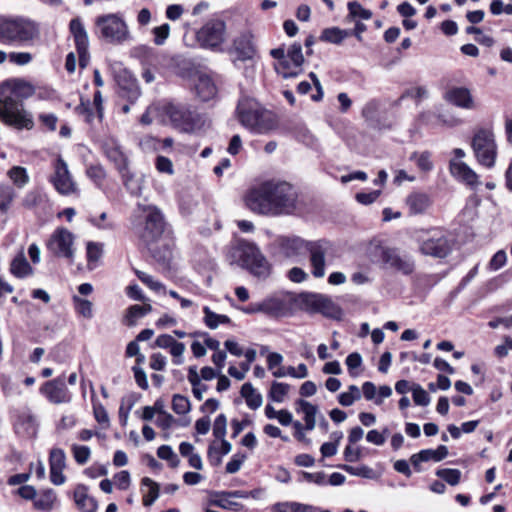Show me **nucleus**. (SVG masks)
<instances>
[{"instance_id": "obj_1", "label": "nucleus", "mask_w": 512, "mask_h": 512, "mask_svg": "<svg viewBox=\"0 0 512 512\" xmlns=\"http://www.w3.org/2000/svg\"><path fill=\"white\" fill-rule=\"evenodd\" d=\"M245 206L261 216L291 214L296 208L297 194L286 181L266 180L250 187L244 197Z\"/></svg>"}, {"instance_id": "obj_2", "label": "nucleus", "mask_w": 512, "mask_h": 512, "mask_svg": "<svg viewBox=\"0 0 512 512\" xmlns=\"http://www.w3.org/2000/svg\"><path fill=\"white\" fill-rule=\"evenodd\" d=\"M279 247L287 257L303 256L310 254L311 273L315 278L325 275L326 258L333 252V244L326 239L306 241L300 237H281Z\"/></svg>"}, {"instance_id": "obj_3", "label": "nucleus", "mask_w": 512, "mask_h": 512, "mask_svg": "<svg viewBox=\"0 0 512 512\" xmlns=\"http://www.w3.org/2000/svg\"><path fill=\"white\" fill-rule=\"evenodd\" d=\"M0 118L8 126L19 130H29L34 126L32 116L24 109L18 91L7 84L0 86Z\"/></svg>"}, {"instance_id": "obj_4", "label": "nucleus", "mask_w": 512, "mask_h": 512, "mask_svg": "<svg viewBox=\"0 0 512 512\" xmlns=\"http://www.w3.org/2000/svg\"><path fill=\"white\" fill-rule=\"evenodd\" d=\"M39 35L37 25L26 18H1L0 42L7 45H21L32 42Z\"/></svg>"}, {"instance_id": "obj_5", "label": "nucleus", "mask_w": 512, "mask_h": 512, "mask_svg": "<svg viewBox=\"0 0 512 512\" xmlns=\"http://www.w3.org/2000/svg\"><path fill=\"white\" fill-rule=\"evenodd\" d=\"M236 114L239 122L253 133L264 134L272 128L266 111L252 98L240 99Z\"/></svg>"}, {"instance_id": "obj_6", "label": "nucleus", "mask_w": 512, "mask_h": 512, "mask_svg": "<svg viewBox=\"0 0 512 512\" xmlns=\"http://www.w3.org/2000/svg\"><path fill=\"white\" fill-rule=\"evenodd\" d=\"M138 217L142 222L135 225L136 233L146 243L156 241L161 237L165 228L162 212L152 205H138Z\"/></svg>"}, {"instance_id": "obj_7", "label": "nucleus", "mask_w": 512, "mask_h": 512, "mask_svg": "<svg viewBox=\"0 0 512 512\" xmlns=\"http://www.w3.org/2000/svg\"><path fill=\"white\" fill-rule=\"evenodd\" d=\"M166 114L172 125L181 132L195 133L205 125L203 116L187 105L170 104L166 107Z\"/></svg>"}, {"instance_id": "obj_8", "label": "nucleus", "mask_w": 512, "mask_h": 512, "mask_svg": "<svg viewBox=\"0 0 512 512\" xmlns=\"http://www.w3.org/2000/svg\"><path fill=\"white\" fill-rule=\"evenodd\" d=\"M416 241L420 253L425 256L445 258L452 251V241L440 230L420 231Z\"/></svg>"}, {"instance_id": "obj_9", "label": "nucleus", "mask_w": 512, "mask_h": 512, "mask_svg": "<svg viewBox=\"0 0 512 512\" xmlns=\"http://www.w3.org/2000/svg\"><path fill=\"white\" fill-rule=\"evenodd\" d=\"M96 33L109 43L120 44L129 38L125 21L118 14L100 15L95 20Z\"/></svg>"}, {"instance_id": "obj_10", "label": "nucleus", "mask_w": 512, "mask_h": 512, "mask_svg": "<svg viewBox=\"0 0 512 512\" xmlns=\"http://www.w3.org/2000/svg\"><path fill=\"white\" fill-rule=\"evenodd\" d=\"M472 149L480 165L487 168L494 167L497 158V144L493 132L479 130L472 139Z\"/></svg>"}, {"instance_id": "obj_11", "label": "nucleus", "mask_w": 512, "mask_h": 512, "mask_svg": "<svg viewBox=\"0 0 512 512\" xmlns=\"http://www.w3.org/2000/svg\"><path fill=\"white\" fill-rule=\"evenodd\" d=\"M196 40L202 48L219 50L226 40V23L218 18L208 20L196 32Z\"/></svg>"}, {"instance_id": "obj_12", "label": "nucleus", "mask_w": 512, "mask_h": 512, "mask_svg": "<svg viewBox=\"0 0 512 512\" xmlns=\"http://www.w3.org/2000/svg\"><path fill=\"white\" fill-rule=\"evenodd\" d=\"M53 174L50 182L61 195H71L78 192V185L69 171L68 164L61 156L53 162Z\"/></svg>"}, {"instance_id": "obj_13", "label": "nucleus", "mask_w": 512, "mask_h": 512, "mask_svg": "<svg viewBox=\"0 0 512 512\" xmlns=\"http://www.w3.org/2000/svg\"><path fill=\"white\" fill-rule=\"evenodd\" d=\"M240 259L254 276L266 278L270 274V265L260 250L253 244L247 243L241 246Z\"/></svg>"}, {"instance_id": "obj_14", "label": "nucleus", "mask_w": 512, "mask_h": 512, "mask_svg": "<svg viewBox=\"0 0 512 512\" xmlns=\"http://www.w3.org/2000/svg\"><path fill=\"white\" fill-rule=\"evenodd\" d=\"M40 393L52 404H68L72 401L73 395L66 386L65 376L61 375L55 379L45 382L40 387Z\"/></svg>"}, {"instance_id": "obj_15", "label": "nucleus", "mask_w": 512, "mask_h": 512, "mask_svg": "<svg viewBox=\"0 0 512 512\" xmlns=\"http://www.w3.org/2000/svg\"><path fill=\"white\" fill-rule=\"evenodd\" d=\"M381 260L387 267L404 275H410L415 270L414 259L408 255H401L400 251L396 248H382Z\"/></svg>"}, {"instance_id": "obj_16", "label": "nucleus", "mask_w": 512, "mask_h": 512, "mask_svg": "<svg viewBox=\"0 0 512 512\" xmlns=\"http://www.w3.org/2000/svg\"><path fill=\"white\" fill-rule=\"evenodd\" d=\"M73 240V234L68 229L58 228L52 234L48 243V248L58 257L71 259L74 254L72 249Z\"/></svg>"}, {"instance_id": "obj_17", "label": "nucleus", "mask_w": 512, "mask_h": 512, "mask_svg": "<svg viewBox=\"0 0 512 512\" xmlns=\"http://www.w3.org/2000/svg\"><path fill=\"white\" fill-rule=\"evenodd\" d=\"M70 31L73 34L76 50L79 57V66L85 68L89 63V38L87 32L79 19H72Z\"/></svg>"}, {"instance_id": "obj_18", "label": "nucleus", "mask_w": 512, "mask_h": 512, "mask_svg": "<svg viewBox=\"0 0 512 512\" xmlns=\"http://www.w3.org/2000/svg\"><path fill=\"white\" fill-rule=\"evenodd\" d=\"M50 480L54 485H62L66 481L63 470L66 468V454L61 448H52L49 453Z\"/></svg>"}, {"instance_id": "obj_19", "label": "nucleus", "mask_w": 512, "mask_h": 512, "mask_svg": "<svg viewBox=\"0 0 512 512\" xmlns=\"http://www.w3.org/2000/svg\"><path fill=\"white\" fill-rule=\"evenodd\" d=\"M449 170L455 179L463 182L471 189H476L480 185L479 176L465 162L451 159Z\"/></svg>"}, {"instance_id": "obj_20", "label": "nucleus", "mask_w": 512, "mask_h": 512, "mask_svg": "<svg viewBox=\"0 0 512 512\" xmlns=\"http://www.w3.org/2000/svg\"><path fill=\"white\" fill-rule=\"evenodd\" d=\"M307 302L314 311L319 312L326 317L339 319L342 315V311L339 306L324 295H311Z\"/></svg>"}, {"instance_id": "obj_21", "label": "nucleus", "mask_w": 512, "mask_h": 512, "mask_svg": "<svg viewBox=\"0 0 512 512\" xmlns=\"http://www.w3.org/2000/svg\"><path fill=\"white\" fill-rule=\"evenodd\" d=\"M103 150L107 158L114 163L116 169L123 170L128 165L127 156L121 149L119 143L113 139H107L103 143Z\"/></svg>"}, {"instance_id": "obj_22", "label": "nucleus", "mask_w": 512, "mask_h": 512, "mask_svg": "<svg viewBox=\"0 0 512 512\" xmlns=\"http://www.w3.org/2000/svg\"><path fill=\"white\" fill-rule=\"evenodd\" d=\"M445 99L457 107L474 109V100L469 89L465 87H454L446 92Z\"/></svg>"}, {"instance_id": "obj_23", "label": "nucleus", "mask_w": 512, "mask_h": 512, "mask_svg": "<svg viewBox=\"0 0 512 512\" xmlns=\"http://www.w3.org/2000/svg\"><path fill=\"white\" fill-rule=\"evenodd\" d=\"M195 91L202 101H209L216 96L217 86L210 75L201 73L196 78Z\"/></svg>"}, {"instance_id": "obj_24", "label": "nucleus", "mask_w": 512, "mask_h": 512, "mask_svg": "<svg viewBox=\"0 0 512 512\" xmlns=\"http://www.w3.org/2000/svg\"><path fill=\"white\" fill-rule=\"evenodd\" d=\"M406 205L412 215L425 213L432 204L431 197L424 192H412L406 198Z\"/></svg>"}, {"instance_id": "obj_25", "label": "nucleus", "mask_w": 512, "mask_h": 512, "mask_svg": "<svg viewBox=\"0 0 512 512\" xmlns=\"http://www.w3.org/2000/svg\"><path fill=\"white\" fill-rule=\"evenodd\" d=\"M234 49L240 59H251L255 54L254 37L251 32L246 31L234 40Z\"/></svg>"}, {"instance_id": "obj_26", "label": "nucleus", "mask_w": 512, "mask_h": 512, "mask_svg": "<svg viewBox=\"0 0 512 512\" xmlns=\"http://www.w3.org/2000/svg\"><path fill=\"white\" fill-rule=\"evenodd\" d=\"M74 501L83 512H95L98 508L97 501L88 494V487L79 484L74 490Z\"/></svg>"}, {"instance_id": "obj_27", "label": "nucleus", "mask_w": 512, "mask_h": 512, "mask_svg": "<svg viewBox=\"0 0 512 512\" xmlns=\"http://www.w3.org/2000/svg\"><path fill=\"white\" fill-rule=\"evenodd\" d=\"M118 172L121 175L123 185L127 191L133 196H140L143 190V177H138L132 173L129 170L128 165Z\"/></svg>"}, {"instance_id": "obj_28", "label": "nucleus", "mask_w": 512, "mask_h": 512, "mask_svg": "<svg viewBox=\"0 0 512 512\" xmlns=\"http://www.w3.org/2000/svg\"><path fill=\"white\" fill-rule=\"evenodd\" d=\"M228 491H212L209 493L208 504L210 506H216L226 510L238 511L242 509V505L238 502L231 501V496L224 495Z\"/></svg>"}, {"instance_id": "obj_29", "label": "nucleus", "mask_w": 512, "mask_h": 512, "mask_svg": "<svg viewBox=\"0 0 512 512\" xmlns=\"http://www.w3.org/2000/svg\"><path fill=\"white\" fill-rule=\"evenodd\" d=\"M286 58L290 62V72L296 73L297 77L302 72V65L304 63L301 44L293 43L287 50Z\"/></svg>"}, {"instance_id": "obj_30", "label": "nucleus", "mask_w": 512, "mask_h": 512, "mask_svg": "<svg viewBox=\"0 0 512 512\" xmlns=\"http://www.w3.org/2000/svg\"><path fill=\"white\" fill-rule=\"evenodd\" d=\"M271 56L278 61V64L276 65L275 69L279 75H281L283 78H295L296 73L290 72V62L286 58V53L284 48H276L272 49L270 52Z\"/></svg>"}, {"instance_id": "obj_31", "label": "nucleus", "mask_w": 512, "mask_h": 512, "mask_svg": "<svg viewBox=\"0 0 512 512\" xmlns=\"http://www.w3.org/2000/svg\"><path fill=\"white\" fill-rule=\"evenodd\" d=\"M241 396L245 399L247 406L256 410L263 403L262 395L255 390L251 383H244L240 391Z\"/></svg>"}, {"instance_id": "obj_32", "label": "nucleus", "mask_w": 512, "mask_h": 512, "mask_svg": "<svg viewBox=\"0 0 512 512\" xmlns=\"http://www.w3.org/2000/svg\"><path fill=\"white\" fill-rule=\"evenodd\" d=\"M262 304V313L272 316V317H281L286 314L287 307L286 304L278 298H267L261 302Z\"/></svg>"}, {"instance_id": "obj_33", "label": "nucleus", "mask_w": 512, "mask_h": 512, "mask_svg": "<svg viewBox=\"0 0 512 512\" xmlns=\"http://www.w3.org/2000/svg\"><path fill=\"white\" fill-rule=\"evenodd\" d=\"M10 272L17 278H25L33 273V268L21 252L12 260Z\"/></svg>"}, {"instance_id": "obj_34", "label": "nucleus", "mask_w": 512, "mask_h": 512, "mask_svg": "<svg viewBox=\"0 0 512 512\" xmlns=\"http://www.w3.org/2000/svg\"><path fill=\"white\" fill-rule=\"evenodd\" d=\"M351 35V31L343 30L338 27L326 28L322 31L320 40L332 44H340L342 41Z\"/></svg>"}, {"instance_id": "obj_35", "label": "nucleus", "mask_w": 512, "mask_h": 512, "mask_svg": "<svg viewBox=\"0 0 512 512\" xmlns=\"http://www.w3.org/2000/svg\"><path fill=\"white\" fill-rule=\"evenodd\" d=\"M57 496L53 489L43 490L34 500V506L38 510L50 511L53 508Z\"/></svg>"}, {"instance_id": "obj_36", "label": "nucleus", "mask_w": 512, "mask_h": 512, "mask_svg": "<svg viewBox=\"0 0 512 512\" xmlns=\"http://www.w3.org/2000/svg\"><path fill=\"white\" fill-rule=\"evenodd\" d=\"M204 323L210 329H216L220 324H229L231 319L227 315L217 314L208 306L203 308Z\"/></svg>"}, {"instance_id": "obj_37", "label": "nucleus", "mask_w": 512, "mask_h": 512, "mask_svg": "<svg viewBox=\"0 0 512 512\" xmlns=\"http://www.w3.org/2000/svg\"><path fill=\"white\" fill-rule=\"evenodd\" d=\"M141 483L143 486L148 487V491L143 494V505L149 507L159 497V484L148 477H144Z\"/></svg>"}, {"instance_id": "obj_38", "label": "nucleus", "mask_w": 512, "mask_h": 512, "mask_svg": "<svg viewBox=\"0 0 512 512\" xmlns=\"http://www.w3.org/2000/svg\"><path fill=\"white\" fill-rule=\"evenodd\" d=\"M290 385L274 381L269 391V398L277 403H282L288 394Z\"/></svg>"}, {"instance_id": "obj_39", "label": "nucleus", "mask_w": 512, "mask_h": 512, "mask_svg": "<svg viewBox=\"0 0 512 512\" xmlns=\"http://www.w3.org/2000/svg\"><path fill=\"white\" fill-rule=\"evenodd\" d=\"M9 178L19 187H24L29 182L27 170L21 166H14L8 171Z\"/></svg>"}, {"instance_id": "obj_40", "label": "nucleus", "mask_w": 512, "mask_h": 512, "mask_svg": "<svg viewBox=\"0 0 512 512\" xmlns=\"http://www.w3.org/2000/svg\"><path fill=\"white\" fill-rule=\"evenodd\" d=\"M73 303L78 314L87 319L93 317V305L91 301L75 295L73 296Z\"/></svg>"}, {"instance_id": "obj_41", "label": "nucleus", "mask_w": 512, "mask_h": 512, "mask_svg": "<svg viewBox=\"0 0 512 512\" xmlns=\"http://www.w3.org/2000/svg\"><path fill=\"white\" fill-rule=\"evenodd\" d=\"M436 476L443 479L451 486H455L460 482L461 471L459 469L443 468L436 471Z\"/></svg>"}, {"instance_id": "obj_42", "label": "nucleus", "mask_w": 512, "mask_h": 512, "mask_svg": "<svg viewBox=\"0 0 512 512\" xmlns=\"http://www.w3.org/2000/svg\"><path fill=\"white\" fill-rule=\"evenodd\" d=\"M73 457L77 464L84 465L91 456V450L88 446L73 444L71 446Z\"/></svg>"}, {"instance_id": "obj_43", "label": "nucleus", "mask_w": 512, "mask_h": 512, "mask_svg": "<svg viewBox=\"0 0 512 512\" xmlns=\"http://www.w3.org/2000/svg\"><path fill=\"white\" fill-rule=\"evenodd\" d=\"M15 197V193L12 187L8 185H0V211L6 212L13 199Z\"/></svg>"}, {"instance_id": "obj_44", "label": "nucleus", "mask_w": 512, "mask_h": 512, "mask_svg": "<svg viewBox=\"0 0 512 512\" xmlns=\"http://www.w3.org/2000/svg\"><path fill=\"white\" fill-rule=\"evenodd\" d=\"M172 409L179 415L188 413L191 409L189 399L183 395L175 394L172 399Z\"/></svg>"}, {"instance_id": "obj_45", "label": "nucleus", "mask_w": 512, "mask_h": 512, "mask_svg": "<svg viewBox=\"0 0 512 512\" xmlns=\"http://www.w3.org/2000/svg\"><path fill=\"white\" fill-rule=\"evenodd\" d=\"M349 10V16L352 18H361L363 20H368L372 17V12L368 9H365L359 2L351 1L347 5Z\"/></svg>"}, {"instance_id": "obj_46", "label": "nucleus", "mask_w": 512, "mask_h": 512, "mask_svg": "<svg viewBox=\"0 0 512 512\" xmlns=\"http://www.w3.org/2000/svg\"><path fill=\"white\" fill-rule=\"evenodd\" d=\"M135 274L139 280L147 285L151 290L155 292L165 290L164 285L161 282L155 280L151 275L137 269L135 270Z\"/></svg>"}, {"instance_id": "obj_47", "label": "nucleus", "mask_w": 512, "mask_h": 512, "mask_svg": "<svg viewBox=\"0 0 512 512\" xmlns=\"http://www.w3.org/2000/svg\"><path fill=\"white\" fill-rule=\"evenodd\" d=\"M413 401L419 406H428L430 403V397L428 393L419 385L413 384L412 388Z\"/></svg>"}, {"instance_id": "obj_48", "label": "nucleus", "mask_w": 512, "mask_h": 512, "mask_svg": "<svg viewBox=\"0 0 512 512\" xmlns=\"http://www.w3.org/2000/svg\"><path fill=\"white\" fill-rule=\"evenodd\" d=\"M412 160L416 161L417 166L422 171H430L433 168V162L431 161V154L427 151L420 154L414 153L411 156Z\"/></svg>"}, {"instance_id": "obj_49", "label": "nucleus", "mask_w": 512, "mask_h": 512, "mask_svg": "<svg viewBox=\"0 0 512 512\" xmlns=\"http://www.w3.org/2000/svg\"><path fill=\"white\" fill-rule=\"evenodd\" d=\"M339 467L353 476H359V477H363V478H371L372 474H373V470L366 465L354 467V466L344 464Z\"/></svg>"}, {"instance_id": "obj_50", "label": "nucleus", "mask_w": 512, "mask_h": 512, "mask_svg": "<svg viewBox=\"0 0 512 512\" xmlns=\"http://www.w3.org/2000/svg\"><path fill=\"white\" fill-rule=\"evenodd\" d=\"M227 418L224 414H219L213 425V435L220 440H223L226 435Z\"/></svg>"}, {"instance_id": "obj_51", "label": "nucleus", "mask_w": 512, "mask_h": 512, "mask_svg": "<svg viewBox=\"0 0 512 512\" xmlns=\"http://www.w3.org/2000/svg\"><path fill=\"white\" fill-rule=\"evenodd\" d=\"M152 32L154 35V43L156 45H163L170 35V25L168 23H164L155 27Z\"/></svg>"}, {"instance_id": "obj_52", "label": "nucleus", "mask_w": 512, "mask_h": 512, "mask_svg": "<svg viewBox=\"0 0 512 512\" xmlns=\"http://www.w3.org/2000/svg\"><path fill=\"white\" fill-rule=\"evenodd\" d=\"M379 110V102L376 100H371L365 104L362 109V116L369 122H373L377 118V113Z\"/></svg>"}, {"instance_id": "obj_53", "label": "nucleus", "mask_w": 512, "mask_h": 512, "mask_svg": "<svg viewBox=\"0 0 512 512\" xmlns=\"http://www.w3.org/2000/svg\"><path fill=\"white\" fill-rule=\"evenodd\" d=\"M145 316L142 310L141 305H132L128 308L127 313L125 315L126 324L128 326H134L136 320Z\"/></svg>"}, {"instance_id": "obj_54", "label": "nucleus", "mask_w": 512, "mask_h": 512, "mask_svg": "<svg viewBox=\"0 0 512 512\" xmlns=\"http://www.w3.org/2000/svg\"><path fill=\"white\" fill-rule=\"evenodd\" d=\"M103 248L99 243L88 242L87 244V260L89 263L97 262L102 256Z\"/></svg>"}, {"instance_id": "obj_55", "label": "nucleus", "mask_w": 512, "mask_h": 512, "mask_svg": "<svg viewBox=\"0 0 512 512\" xmlns=\"http://www.w3.org/2000/svg\"><path fill=\"white\" fill-rule=\"evenodd\" d=\"M298 404L304 413V420L316 419V414L318 412L317 406L302 399L298 401Z\"/></svg>"}, {"instance_id": "obj_56", "label": "nucleus", "mask_w": 512, "mask_h": 512, "mask_svg": "<svg viewBox=\"0 0 512 512\" xmlns=\"http://www.w3.org/2000/svg\"><path fill=\"white\" fill-rule=\"evenodd\" d=\"M93 413L96 421L100 424L109 425V416L105 407L100 403H93Z\"/></svg>"}, {"instance_id": "obj_57", "label": "nucleus", "mask_w": 512, "mask_h": 512, "mask_svg": "<svg viewBox=\"0 0 512 512\" xmlns=\"http://www.w3.org/2000/svg\"><path fill=\"white\" fill-rule=\"evenodd\" d=\"M156 168L161 173L172 175L174 173L172 161L165 156H158L156 158Z\"/></svg>"}, {"instance_id": "obj_58", "label": "nucleus", "mask_w": 512, "mask_h": 512, "mask_svg": "<svg viewBox=\"0 0 512 512\" xmlns=\"http://www.w3.org/2000/svg\"><path fill=\"white\" fill-rule=\"evenodd\" d=\"M87 176L92 179L97 185H100V183L105 178V171L101 166H90L87 168L86 171Z\"/></svg>"}, {"instance_id": "obj_59", "label": "nucleus", "mask_w": 512, "mask_h": 512, "mask_svg": "<svg viewBox=\"0 0 512 512\" xmlns=\"http://www.w3.org/2000/svg\"><path fill=\"white\" fill-rule=\"evenodd\" d=\"M245 455L236 454L232 457V459L226 464V472L229 474H234L238 472L245 461Z\"/></svg>"}, {"instance_id": "obj_60", "label": "nucleus", "mask_w": 512, "mask_h": 512, "mask_svg": "<svg viewBox=\"0 0 512 512\" xmlns=\"http://www.w3.org/2000/svg\"><path fill=\"white\" fill-rule=\"evenodd\" d=\"M380 194H381L380 190H375V191H372L369 193L360 192V193L356 194L355 198L360 204L369 205V204L373 203L374 201H376V199L380 196Z\"/></svg>"}, {"instance_id": "obj_61", "label": "nucleus", "mask_w": 512, "mask_h": 512, "mask_svg": "<svg viewBox=\"0 0 512 512\" xmlns=\"http://www.w3.org/2000/svg\"><path fill=\"white\" fill-rule=\"evenodd\" d=\"M9 60L17 65H26L31 62L32 55L28 52H12L9 54Z\"/></svg>"}, {"instance_id": "obj_62", "label": "nucleus", "mask_w": 512, "mask_h": 512, "mask_svg": "<svg viewBox=\"0 0 512 512\" xmlns=\"http://www.w3.org/2000/svg\"><path fill=\"white\" fill-rule=\"evenodd\" d=\"M132 370L134 372V378H135L137 385L141 389L147 390L149 387V384H148L147 375H146L145 371L139 366H134L132 368Z\"/></svg>"}, {"instance_id": "obj_63", "label": "nucleus", "mask_w": 512, "mask_h": 512, "mask_svg": "<svg viewBox=\"0 0 512 512\" xmlns=\"http://www.w3.org/2000/svg\"><path fill=\"white\" fill-rule=\"evenodd\" d=\"M506 260H507L506 252L504 250H499L498 252H496L494 254L492 259L490 260V268L493 270H498L502 266H504V264L506 263Z\"/></svg>"}, {"instance_id": "obj_64", "label": "nucleus", "mask_w": 512, "mask_h": 512, "mask_svg": "<svg viewBox=\"0 0 512 512\" xmlns=\"http://www.w3.org/2000/svg\"><path fill=\"white\" fill-rule=\"evenodd\" d=\"M295 501L277 502L271 506L273 512H295Z\"/></svg>"}]
</instances>
